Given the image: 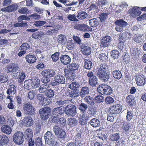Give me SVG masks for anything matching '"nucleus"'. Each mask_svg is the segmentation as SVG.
<instances>
[{
  "instance_id": "nucleus-1",
  "label": "nucleus",
  "mask_w": 146,
  "mask_h": 146,
  "mask_svg": "<svg viewBox=\"0 0 146 146\" xmlns=\"http://www.w3.org/2000/svg\"><path fill=\"white\" fill-rule=\"evenodd\" d=\"M96 72L97 76L102 82L108 81L110 78V72L108 66L106 64L102 63Z\"/></svg>"
},
{
  "instance_id": "nucleus-2",
  "label": "nucleus",
  "mask_w": 146,
  "mask_h": 146,
  "mask_svg": "<svg viewBox=\"0 0 146 146\" xmlns=\"http://www.w3.org/2000/svg\"><path fill=\"white\" fill-rule=\"evenodd\" d=\"M98 92L102 95H109L112 93L113 90L110 86L105 84H102L97 88Z\"/></svg>"
},
{
  "instance_id": "nucleus-3",
  "label": "nucleus",
  "mask_w": 146,
  "mask_h": 146,
  "mask_svg": "<svg viewBox=\"0 0 146 146\" xmlns=\"http://www.w3.org/2000/svg\"><path fill=\"white\" fill-rule=\"evenodd\" d=\"M23 109L24 113L29 116H33L35 113L36 109L31 104L27 103L23 106Z\"/></svg>"
},
{
  "instance_id": "nucleus-4",
  "label": "nucleus",
  "mask_w": 146,
  "mask_h": 146,
  "mask_svg": "<svg viewBox=\"0 0 146 146\" xmlns=\"http://www.w3.org/2000/svg\"><path fill=\"white\" fill-rule=\"evenodd\" d=\"M79 67V65L76 63H72L69 64L67 66L68 70L66 69L64 70L65 75L68 78H70V77L71 76H70L72 75L70 74V75H69V74H71L70 72H74V71L77 70Z\"/></svg>"
},
{
  "instance_id": "nucleus-5",
  "label": "nucleus",
  "mask_w": 146,
  "mask_h": 146,
  "mask_svg": "<svg viewBox=\"0 0 146 146\" xmlns=\"http://www.w3.org/2000/svg\"><path fill=\"white\" fill-rule=\"evenodd\" d=\"M39 113L41 119L45 120L49 117L50 113V108L48 107H44L40 109Z\"/></svg>"
},
{
  "instance_id": "nucleus-6",
  "label": "nucleus",
  "mask_w": 146,
  "mask_h": 146,
  "mask_svg": "<svg viewBox=\"0 0 146 146\" xmlns=\"http://www.w3.org/2000/svg\"><path fill=\"white\" fill-rule=\"evenodd\" d=\"M65 109L66 113L68 116L73 117L76 114V108L73 104L68 105L66 106Z\"/></svg>"
},
{
  "instance_id": "nucleus-7",
  "label": "nucleus",
  "mask_w": 146,
  "mask_h": 146,
  "mask_svg": "<svg viewBox=\"0 0 146 146\" xmlns=\"http://www.w3.org/2000/svg\"><path fill=\"white\" fill-rule=\"evenodd\" d=\"M36 98L37 101L40 104L42 105L45 106L50 104L51 103V101L50 100L48 101L47 98H45V96L41 94H38L36 96Z\"/></svg>"
},
{
  "instance_id": "nucleus-8",
  "label": "nucleus",
  "mask_w": 146,
  "mask_h": 146,
  "mask_svg": "<svg viewBox=\"0 0 146 146\" xmlns=\"http://www.w3.org/2000/svg\"><path fill=\"white\" fill-rule=\"evenodd\" d=\"M87 76L89 78V84L92 86H96L98 83V78L92 71H89L87 74Z\"/></svg>"
},
{
  "instance_id": "nucleus-9",
  "label": "nucleus",
  "mask_w": 146,
  "mask_h": 146,
  "mask_svg": "<svg viewBox=\"0 0 146 146\" xmlns=\"http://www.w3.org/2000/svg\"><path fill=\"white\" fill-rule=\"evenodd\" d=\"M23 136L24 134L23 132L20 131L16 132L13 136V141L17 144H21L23 141Z\"/></svg>"
},
{
  "instance_id": "nucleus-10",
  "label": "nucleus",
  "mask_w": 146,
  "mask_h": 146,
  "mask_svg": "<svg viewBox=\"0 0 146 146\" xmlns=\"http://www.w3.org/2000/svg\"><path fill=\"white\" fill-rule=\"evenodd\" d=\"M44 137L46 144L53 145L55 142L54 136L51 131H47L44 134Z\"/></svg>"
},
{
  "instance_id": "nucleus-11",
  "label": "nucleus",
  "mask_w": 146,
  "mask_h": 146,
  "mask_svg": "<svg viewBox=\"0 0 146 146\" xmlns=\"http://www.w3.org/2000/svg\"><path fill=\"white\" fill-rule=\"evenodd\" d=\"M122 107L121 105L116 104L111 106L109 108V110L111 114H119L121 111Z\"/></svg>"
},
{
  "instance_id": "nucleus-12",
  "label": "nucleus",
  "mask_w": 146,
  "mask_h": 146,
  "mask_svg": "<svg viewBox=\"0 0 146 146\" xmlns=\"http://www.w3.org/2000/svg\"><path fill=\"white\" fill-rule=\"evenodd\" d=\"M120 125L121 127V131L126 135L129 134L131 129L130 124L127 121H123L121 122Z\"/></svg>"
},
{
  "instance_id": "nucleus-13",
  "label": "nucleus",
  "mask_w": 146,
  "mask_h": 146,
  "mask_svg": "<svg viewBox=\"0 0 146 146\" xmlns=\"http://www.w3.org/2000/svg\"><path fill=\"white\" fill-rule=\"evenodd\" d=\"M55 82L51 83L52 86L56 85L58 84H64L65 82V79L64 77L61 74H57L54 77Z\"/></svg>"
},
{
  "instance_id": "nucleus-14",
  "label": "nucleus",
  "mask_w": 146,
  "mask_h": 146,
  "mask_svg": "<svg viewBox=\"0 0 146 146\" xmlns=\"http://www.w3.org/2000/svg\"><path fill=\"white\" fill-rule=\"evenodd\" d=\"M74 29L82 32L90 31L92 29L85 24H76L74 27Z\"/></svg>"
},
{
  "instance_id": "nucleus-15",
  "label": "nucleus",
  "mask_w": 146,
  "mask_h": 146,
  "mask_svg": "<svg viewBox=\"0 0 146 146\" xmlns=\"http://www.w3.org/2000/svg\"><path fill=\"white\" fill-rule=\"evenodd\" d=\"M135 81L138 86H143L146 83V78L143 75H138L136 77Z\"/></svg>"
},
{
  "instance_id": "nucleus-16",
  "label": "nucleus",
  "mask_w": 146,
  "mask_h": 146,
  "mask_svg": "<svg viewBox=\"0 0 146 146\" xmlns=\"http://www.w3.org/2000/svg\"><path fill=\"white\" fill-rule=\"evenodd\" d=\"M111 37L110 36L107 35L103 37L101 40L100 46L103 48L108 46L110 44Z\"/></svg>"
},
{
  "instance_id": "nucleus-17",
  "label": "nucleus",
  "mask_w": 146,
  "mask_h": 146,
  "mask_svg": "<svg viewBox=\"0 0 146 146\" xmlns=\"http://www.w3.org/2000/svg\"><path fill=\"white\" fill-rule=\"evenodd\" d=\"M139 7H134L130 9L128 11L129 13L133 17L135 18L139 16L141 14Z\"/></svg>"
},
{
  "instance_id": "nucleus-18",
  "label": "nucleus",
  "mask_w": 146,
  "mask_h": 146,
  "mask_svg": "<svg viewBox=\"0 0 146 146\" xmlns=\"http://www.w3.org/2000/svg\"><path fill=\"white\" fill-rule=\"evenodd\" d=\"M82 113V115L79 118V123L81 125H84L87 124L90 117L87 114Z\"/></svg>"
},
{
  "instance_id": "nucleus-19",
  "label": "nucleus",
  "mask_w": 146,
  "mask_h": 146,
  "mask_svg": "<svg viewBox=\"0 0 146 146\" xmlns=\"http://www.w3.org/2000/svg\"><path fill=\"white\" fill-rule=\"evenodd\" d=\"M14 63H11L7 65L5 68V71L7 73L12 72L13 74L16 75L18 70L17 66H14Z\"/></svg>"
},
{
  "instance_id": "nucleus-20",
  "label": "nucleus",
  "mask_w": 146,
  "mask_h": 146,
  "mask_svg": "<svg viewBox=\"0 0 146 146\" xmlns=\"http://www.w3.org/2000/svg\"><path fill=\"white\" fill-rule=\"evenodd\" d=\"M60 59L61 63L65 65L69 64L71 61V58L67 54L61 55L60 57Z\"/></svg>"
},
{
  "instance_id": "nucleus-21",
  "label": "nucleus",
  "mask_w": 146,
  "mask_h": 146,
  "mask_svg": "<svg viewBox=\"0 0 146 146\" xmlns=\"http://www.w3.org/2000/svg\"><path fill=\"white\" fill-rule=\"evenodd\" d=\"M125 100L127 104L130 107H133L136 104L134 98L132 95L127 96L126 97Z\"/></svg>"
},
{
  "instance_id": "nucleus-22",
  "label": "nucleus",
  "mask_w": 146,
  "mask_h": 146,
  "mask_svg": "<svg viewBox=\"0 0 146 146\" xmlns=\"http://www.w3.org/2000/svg\"><path fill=\"white\" fill-rule=\"evenodd\" d=\"M64 109L60 107L54 108L52 111L53 115L56 117H60L64 113Z\"/></svg>"
},
{
  "instance_id": "nucleus-23",
  "label": "nucleus",
  "mask_w": 146,
  "mask_h": 146,
  "mask_svg": "<svg viewBox=\"0 0 146 146\" xmlns=\"http://www.w3.org/2000/svg\"><path fill=\"white\" fill-rule=\"evenodd\" d=\"M23 121L24 124L27 127H29L32 125L34 122L32 118L29 116L25 117Z\"/></svg>"
},
{
  "instance_id": "nucleus-24",
  "label": "nucleus",
  "mask_w": 146,
  "mask_h": 146,
  "mask_svg": "<svg viewBox=\"0 0 146 146\" xmlns=\"http://www.w3.org/2000/svg\"><path fill=\"white\" fill-rule=\"evenodd\" d=\"M78 92H77L76 90L70 89H68L65 93V94L67 97L72 98H75L77 96Z\"/></svg>"
},
{
  "instance_id": "nucleus-25",
  "label": "nucleus",
  "mask_w": 146,
  "mask_h": 146,
  "mask_svg": "<svg viewBox=\"0 0 146 146\" xmlns=\"http://www.w3.org/2000/svg\"><path fill=\"white\" fill-rule=\"evenodd\" d=\"M141 52V50L135 47L130 49V54L135 58H137L139 57Z\"/></svg>"
},
{
  "instance_id": "nucleus-26",
  "label": "nucleus",
  "mask_w": 146,
  "mask_h": 146,
  "mask_svg": "<svg viewBox=\"0 0 146 146\" xmlns=\"http://www.w3.org/2000/svg\"><path fill=\"white\" fill-rule=\"evenodd\" d=\"M25 58L26 61L29 64L35 62L36 60V58L34 54H30L26 56Z\"/></svg>"
},
{
  "instance_id": "nucleus-27",
  "label": "nucleus",
  "mask_w": 146,
  "mask_h": 146,
  "mask_svg": "<svg viewBox=\"0 0 146 146\" xmlns=\"http://www.w3.org/2000/svg\"><path fill=\"white\" fill-rule=\"evenodd\" d=\"M24 136L26 140L32 138L33 133L32 129L30 128L26 129L24 132Z\"/></svg>"
},
{
  "instance_id": "nucleus-28",
  "label": "nucleus",
  "mask_w": 146,
  "mask_h": 146,
  "mask_svg": "<svg viewBox=\"0 0 146 146\" xmlns=\"http://www.w3.org/2000/svg\"><path fill=\"white\" fill-rule=\"evenodd\" d=\"M17 9V7H16V5L12 4L6 7L2 8L1 9V11H2L10 13L15 11Z\"/></svg>"
},
{
  "instance_id": "nucleus-29",
  "label": "nucleus",
  "mask_w": 146,
  "mask_h": 146,
  "mask_svg": "<svg viewBox=\"0 0 146 146\" xmlns=\"http://www.w3.org/2000/svg\"><path fill=\"white\" fill-rule=\"evenodd\" d=\"M45 35L44 33L41 31H38L32 34L31 36L35 39H41L42 37Z\"/></svg>"
},
{
  "instance_id": "nucleus-30",
  "label": "nucleus",
  "mask_w": 146,
  "mask_h": 146,
  "mask_svg": "<svg viewBox=\"0 0 146 146\" xmlns=\"http://www.w3.org/2000/svg\"><path fill=\"white\" fill-rule=\"evenodd\" d=\"M66 41L67 38L65 36L62 34H60L58 36L57 41L59 44H64Z\"/></svg>"
},
{
  "instance_id": "nucleus-31",
  "label": "nucleus",
  "mask_w": 146,
  "mask_h": 146,
  "mask_svg": "<svg viewBox=\"0 0 146 146\" xmlns=\"http://www.w3.org/2000/svg\"><path fill=\"white\" fill-rule=\"evenodd\" d=\"M24 87L25 89L30 90L33 87V83L31 80H28L25 81Z\"/></svg>"
},
{
  "instance_id": "nucleus-32",
  "label": "nucleus",
  "mask_w": 146,
  "mask_h": 146,
  "mask_svg": "<svg viewBox=\"0 0 146 146\" xmlns=\"http://www.w3.org/2000/svg\"><path fill=\"white\" fill-rule=\"evenodd\" d=\"M81 51L83 54L86 56L89 55L91 53V49L88 46H83L82 48Z\"/></svg>"
},
{
  "instance_id": "nucleus-33",
  "label": "nucleus",
  "mask_w": 146,
  "mask_h": 146,
  "mask_svg": "<svg viewBox=\"0 0 146 146\" xmlns=\"http://www.w3.org/2000/svg\"><path fill=\"white\" fill-rule=\"evenodd\" d=\"M1 130L2 132L7 134H10L12 131L11 128L7 125H4L2 126Z\"/></svg>"
},
{
  "instance_id": "nucleus-34",
  "label": "nucleus",
  "mask_w": 146,
  "mask_h": 146,
  "mask_svg": "<svg viewBox=\"0 0 146 146\" xmlns=\"http://www.w3.org/2000/svg\"><path fill=\"white\" fill-rule=\"evenodd\" d=\"M90 125L93 127H97L100 125V122L99 120L96 118L92 119L89 122Z\"/></svg>"
},
{
  "instance_id": "nucleus-35",
  "label": "nucleus",
  "mask_w": 146,
  "mask_h": 146,
  "mask_svg": "<svg viewBox=\"0 0 146 146\" xmlns=\"http://www.w3.org/2000/svg\"><path fill=\"white\" fill-rule=\"evenodd\" d=\"M9 142L8 137L5 135H0V144L1 145L7 144Z\"/></svg>"
},
{
  "instance_id": "nucleus-36",
  "label": "nucleus",
  "mask_w": 146,
  "mask_h": 146,
  "mask_svg": "<svg viewBox=\"0 0 146 146\" xmlns=\"http://www.w3.org/2000/svg\"><path fill=\"white\" fill-rule=\"evenodd\" d=\"M88 108V105L84 103H82L78 106V108L82 113H85Z\"/></svg>"
},
{
  "instance_id": "nucleus-37",
  "label": "nucleus",
  "mask_w": 146,
  "mask_h": 146,
  "mask_svg": "<svg viewBox=\"0 0 146 146\" xmlns=\"http://www.w3.org/2000/svg\"><path fill=\"white\" fill-rule=\"evenodd\" d=\"M112 75L114 78L119 80L121 78L122 74L120 71L118 70H115L113 72Z\"/></svg>"
},
{
  "instance_id": "nucleus-38",
  "label": "nucleus",
  "mask_w": 146,
  "mask_h": 146,
  "mask_svg": "<svg viewBox=\"0 0 146 146\" xmlns=\"http://www.w3.org/2000/svg\"><path fill=\"white\" fill-rule=\"evenodd\" d=\"M96 113V108L93 107H89L88 108V111L87 112L88 115L90 118L94 115Z\"/></svg>"
},
{
  "instance_id": "nucleus-39",
  "label": "nucleus",
  "mask_w": 146,
  "mask_h": 146,
  "mask_svg": "<svg viewBox=\"0 0 146 146\" xmlns=\"http://www.w3.org/2000/svg\"><path fill=\"white\" fill-rule=\"evenodd\" d=\"M16 92V88L13 85H11L9 86V88L7 91V94H10L13 95Z\"/></svg>"
},
{
  "instance_id": "nucleus-40",
  "label": "nucleus",
  "mask_w": 146,
  "mask_h": 146,
  "mask_svg": "<svg viewBox=\"0 0 146 146\" xmlns=\"http://www.w3.org/2000/svg\"><path fill=\"white\" fill-rule=\"evenodd\" d=\"M89 24L91 27H95L99 25V21L96 18L91 19L89 21Z\"/></svg>"
},
{
  "instance_id": "nucleus-41",
  "label": "nucleus",
  "mask_w": 146,
  "mask_h": 146,
  "mask_svg": "<svg viewBox=\"0 0 146 146\" xmlns=\"http://www.w3.org/2000/svg\"><path fill=\"white\" fill-rule=\"evenodd\" d=\"M68 124L71 127H73L77 125L78 121L76 118H71L68 119Z\"/></svg>"
},
{
  "instance_id": "nucleus-42",
  "label": "nucleus",
  "mask_w": 146,
  "mask_h": 146,
  "mask_svg": "<svg viewBox=\"0 0 146 146\" xmlns=\"http://www.w3.org/2000/svg\"><path fill=\"white\" fill-rule=\"evenodd\" d=\"M89 89L88 87L85 86L82 87L80 92V96L81 97H83L87 94H89Z\"/></svg>"
},
{
  "instance_id": "nucleus-43",
  "label": "nucleus",
  "mask_w": 146,
  "mask_h": 146,
  "mask_svg": "<svg viewBox=\"0 0 146 146\" xmlns=\"http://www.w3.org/2000/svg\"><path fill=\"white\" fill-rule=\"evenodd\" d=\"M78 82H72L69 86V88L70 89L76 90L77 92H78L79 91L77 89L80 86Z\"/></svg>"
},
{
  "instance_id": "nucleus-44",
  "label": "nucleus",
  "mask_w": 146,
  "mask_h": 146,
  "mask_svg": "<svg viewBox=\"0 0 146 146\" xmlns=\"http://www.w3.org/2000/svg\"><path fill=\"white\" fill-rule=\"evenodd\" d=\"M110 54L111 57L114 59H117L119 56V52L116 50H111V51Z\"/></svg>"
},
{
  "instance_id": "nucleus-45",
  "label": "nucleus",
  "mask_w": 146,
  "mask_h": 146,
  "mask_svg": "<svg viewBox=\"0 0 146 146\" xmlns=\"http://www.w3.org/2000/svg\"><path fill=\"white\" fill-rule=\"evenodd\" d=\"M115 24L118 25L123 28L125 27L127 25V22L122 19H119L117 20L115 22Z\"/></svg>"
},
{
  "instance_id": "nucleus-46",
  "label": "nucleus",
  "mask_w": 146,
  "mask_h": 146,
  "mask_svg": "<svg viewBox=\"0 0 146 146\" xmlns=\"http://www.w3.org/2000/svg\"><path fill=\"white\" fill-rule=\"evenodd\" d=\"M84 68L90 70L92 68V63L89 59H85L84 60Z\"/></svg>"
},
{
  "instance_id": "nucleus-47",
  "label": "nucleus",
  "mask_w": 146,
  "mask_h": 146,
  "mask_svg": "<svg viewBox=\"0 0 146 146\" xmlns=\"http://www.w3.org/2000/svg\"><path fill=\"white\" fill-rule=\"evenodd\" d=\"M84 99L86 102L91 106H93L94 105V99L90 96H86L85 97Z\"/></svg>"
},
{
  "instance_id": "nucleus-48",
  "label": "nucleus",
  "mask_w": 146,
  "mask_h": 146,
  "mask_svg": "<svg viewBox=\"0 0 146 146\" xmlns=\"http://www.w3.org/2000/svg\"><path fill=\"white\" fill-rule=\"evenodd\" d=\"M120 138L119 134V133H115L110 135V139L112 141H117Z\"/></svg>"
},
{
  "instance_id": "nucleus-49",
  "label": "nucleus",
  "mask_w": 146,
  "mask_h": 146,
  "mask_svg": "<svg viewBox=\"0 0 146 146\" xmlns=\"http://www.w3.org/2000/svg\"><path fill=\"white\" fill-rule=\"evenodd\" d=\"M87 16V14L86 12L80 11L78 13L77 17L79 19L82 20L85 19Z\"/></svg>"
},
{
  "instance_id": "nucleus-50",
  "label": "nucleus",
  "mask_w": 146,
  "mask_h": 146,
  "mask_svg": "<svg viewBox=\"0 0 146 146\" xmlns=\"http://www.w3.org/2000/svg\"><path fill=\"white\" fill-rule=\"evenodd\" d=\"M94 99L95 102L96 104L103 102L104 101V96L100 95H98L96 96Z\"/></svg>"
},
{
  "instance_id": "nucleus-51",
  "label": "nucleus",
  "mask_w": 146,
  "mask_h": 146,
  "mask_svg": "<svg viewBox=\"0 0 146 146\" xmlns=\"http://www.w3.org/2000/svg\"><path fill=\"white\" fill-rule=\"evenodd\" d=\"M105 102L107 105L111 104L114 102V100L110 96H107L105 98Z\"/></svg>"
},
{
  "instance_id": "nucleus-52",
  "label": "nucleus",
  "mask_w": 146,
  "mask_h": 146,
  "mask_svg": "<svg viewBox=\"0 0 146 146\" xmlns=\"http://www.w3.org/2000/svg\"><path fill=\"white\" fill-rule=\"evenodd\" d=\"M30 48V45L27 43L25 42L23 43L20 47L21 50H25L26 51L27 50L29 49Z\"/></svg>"
},
{
  "instance_id": "nucleus-53",
  "label": "nucleus",
  "mask_w": 146,
  "mask_h": 146,
  "mask_svg": "<svg viewBox=\"0 0 146 146\" xmlns=\"http://www.w3.org/2000/svg\"><path fill=\"white\" fill-rule=\"evenodd\" d=\"M62 129L59 127L58 126L56 125L54 126L53 128V131L55 135L58 136L60 134V132H61V131H60V130Z\"/></svg>"
},
{
  "instance_id": "nucleus-54",
  "label": "nucleus",
  "mask_w": 146,
  "mask_h": 146,
  "mask_svg": "<svg viewBox=\"0 0 146 146\" xmlns=\"http://www.w3.org/2000/svg\"><path fill=\"white\" fill-rule=\"evenodd\" d=\"M48 86L47 85H42L40 86L38 89L39 92L42 93L47 91Z\"/></svg>"
},
{
  "instance_id": "nucleus-55",
  "label": "nucleus",
  "mask_w": 146,
  "mask_h": 146,
  "mask_svg": "<svg viewBox=\"0 0 146 146\" xmlns=\"http://www.w3.org/2000/svg\"><path fill=\"white\" fill-rule=\"evenodd\" d=\"M69 101H70V100H66L64 101H58L56 102V104L57 105L60 106V107L61 108V107L64 105L65 104L68 103Z\"/></svg>"
},
{
  "instance_id": "nucleus-56",
  "label": "nucleus",
  "mask_w": 146,
  "mask_h": 146,
  "mask_svg": "<svg viewBox=\"0 0 146 146\" xmlns=\"http://www.w3.org/2000/svg\"><path fill=\"white\" fill-rule=\"evenodd\" d=\"M60 53L58 52H56L52 54L51 56L52 61L56 62L58 60Z\"/></svg>"
},
{
  "instance_id": "nucleus-57",
  "label": "nucleus",
  "mask_w": 146,
  "mask_h": 146,
  "mask_svg": "<svg viewBox=\"0 0 146 146\" xmlns=\"http://www.w3.org/2000/svg\"><path fill=\"white\" fill-rule=\"evenodd\" d=\"M99 58L103 62H106L108 60V57L105 53H102L99 54Z\"/></svg>"
},
{
  "instance_id": "nucleus-58",
  "label": "nucleus",
  "mask_w": 146,
  "mask_h": 146,
  "mask_svg": "<svg viewBox=\"0 0 146 146\" xmlns=\"http://www.w3.org/2000/svg\"><path fill=\"white\" fill-rule=\"evenodd\" d=\"M141 37V35H139L137 34H135L134 35L133 40L136 42L140 43L141 42L142 40Z\"/></svg>"
},
{
  "instance_id": "nucleus-59",
  "label": "nucleus",
  "mask_w": 146,
  "mask_h": 146,
  "mask_svg": "<svg viewBox=\"0 0 146 146\" xmlns=\"http://www.w3.org/2000/svg\"><path fill=\"white\" fill-rule=\"evenodd\" d=\"M74 41L71 40H68L67 43V48L69 50H72L74 46Z\"/></svg>"
},
{
  "instance_id": "nucleus-60",
  "label": "nucleus",
  "mask_w": 146,
  "mask_h": 146,
  "mask_svg": "<svg viewBox=\"0 0 146 146\" xmlns=\"http://www.w3.org/2000/svg\"><path fill=\"white\" fill-rule=\"evenodd\" d=\"M18 78V81L19 83L22 82L25 80L26 77L25 73L23 72H22L19 76Z\"/></svg>"
},
{
  "instance_id": "nucleus-61",
  "label": "nucleus",
  "mask_w": 146,
  "mask_h": 146,
  "mask_svg": "<svg viewBox=\"0 0 146 146\" xmlns=\"http://www.w3.org/2000/svg\"><path fill=\"white\" fill-rule=\"evenodd\" d=\"M133 115L131 111H128L126 116V120L127 121H130L132 119Z\"/></svg>"
},
{
  "instance_id": "nucleus-62",
  "label": "nucleus",
  "mask_w": 146,
  "mask_h": 146,
  "mask_svg": "<svg viewBox=\"0 0 146 146\" xmlns=\"http://www.w3.org/2000/svg\"><path fill=\"white\" fill-rule=\"evenodd\" d=\"M36 95V92L33 90L31 91L28 93V98L31 100L33 99Z\"/></svg>"
},
{
  "instance_id": "nucleus-63",
  "label": "nucleus",
  "mask_w": 146,
  "mask_h": 146,
  "mask_svg": "<svg viewBox=\"0 0 146 146\" xmlns=\"http://www.w3.org/2000/svg\"><path fill=\"white\" fill-rule=\"evenodd\" d=\"M46 23V22L44 21H36L34 22V25L36 27H38L42 26L45 24Z\"/></svg>"
},
{
  "instance_id": "nucleus-64",
  "label": "nucleus",
  "mask_w": 146,
  "mask_h": 146,
  "mask_svg": "<svg viewBox=\"0 0 146 146\" xmlns=\"http://www.w3.org/2000/svg\"><path fill=\"white\" fill-rule=\"evenodd\" d=\"M33 87L34 88H36L39 87L40 84V80L37 78L34 79L33 81Z\"/></svg>"
}]
</instances>
